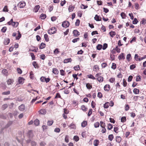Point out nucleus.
I'll use <instances>...</instances> for the list:
<instances>
[{
	"label": "nucleus",
	"instance_id": "obj_1",
	"mask_svg": "<svg viewBox=\"0 0 146 146\" xmlns=\"http://www.w3.org/2000/svg\"><path fill=\"white\" fill-rule=\"evenodd\" d=\"M56 29L54 27H52L48 30V34L52 35L56 33Z\"/></svg>",
	"mask_w": 146,
	"mask_h": 146
},
{
	"label": "nucleus",
	"instance_id": "obj_2",
	"mask_svg": "<svg viewBox=\"0 0 146 146\" xmlns=\"http://www.w3.org/2000/svg\"><path fill=\"white\" fill-rule=\"evenodd\" d=\"M40 80L42 82H46L47 83L50 81V79L49 78H46L44 76H42L40 77Z\"/></svg>",
	"mask_w": 146,
	"mask_h": 146
},
{
	"label": "nucleus",
	"instance_id": "obj_3",
	"mask_svg": "<svg viewBox=\"0 0 146 146\" xmlns=\"http://www.w3.org/2000/svg\"><path fill=\"white\" fill-rule=\"evenodd\" d=\"M25 5L26 3L23 1L20 2L18 4V6H19V7L20 8H24Z\"/></svg>",
	"mask_w": 146,
	"mask_h": 146
},
{
	"label": "nucleus",
	"instance_id": "obj_4",
	"mask_svg": "<svg viewBox=\"0 0 146 146\" xmlns=\"http://www.w3.org/2000/svg\"><path fill=\"white\" fill-rule=\"evenodd\" d=\"M70 25L69 22L67 21H64L62 24V26L64 28L68 27Z\"/></svg>",
	"mask_w": 146,
	"mask_h": 146
},
{
	"label": "nucleus",
	"instance_id": "obj_5",
	"mask_svg": "<svg viewBox=\"0 0 146 146\" xmlns=\"http://www.w3.org/2000/svg\"><path fill=\"white\" fill-rule=\"evenodd\" d=\"M73 34L74 36L78 37L80 35V33L77 30H74L73 31Z\"/></svg>",
	"mask_w": 146,
	"mask_h": 146
},
{
	"label": "nucleus",
	"instance_id": "obj_6",
	"mask_svg": "<svg viewBox=\"0 0 146 146\" xmlns=\"http://www.w3.org/2000/svg\"><path fill=\"white\" fill-rule=\"evenodd\" d=\"M93 70L94 71L98 72L100 70V68L98 65H95L93 66Z\"/></svg>",
	"mask_w": 146,
	"mask_h": 146
},
{
	"label": "nucleus",
	"instance_id": "obj_7",
	"mask_svg": "<svg viewBox=\"0 0 146 146\" xmlns=\"http://www.w3.org/2000/svg\"><path fill=\"white\" fill-rule=\"evenodd\" d=\"M110 89V87L109 84H106L104 87V90L106 92H108Z\"/></svg>",
	"mask_w": 146,
	"mask_h": 146
},
{
	"label": "nucleus",
	"instance_id": "obj_8",
	"mask_svg": "<svg viewBox=\"0 0 146 146\" xmlns=\"http://www.w3.org/2000/svg\"><path fill=\"white\" fill-rule=\"evenodd\" d=\"M14 80L13 79H8L7 81V84L8 85H11L13 84Z\"/></svg>",
	"mask_w": 146,
	"mask_h": 146
},
{
	"label": "nucleus",
	"instance_id": "obj_9",
	"mask_svg": "<svg viewBox=\"0 0 146 146\" xmlns=\"http://www.w3.org/2000/svg\"><path fill=\"white\" fill-rule=\"evenodd\" d=\"M40 7L39 5H38L35 6L33 10V11L35 13H36L38 11V10L39 9Z\"/></svg>",
	"mask_w": 146,
	"mask_h": 146
},
{
	"label": "nucleus",
	"instance_id": "obj_10",
	"mask_svg": "<svg viewBox=\"0 0 146 146\" xmlns=\"http://www.w3.org/2000/svg\"><path fill=\"white\" fill-rule=\"evenodd\" d=\"M75 8V5H70L68 7V10L69 12L72 11Z\"/></svg>",
	"mask_w": 146,
	"mask_h": 146
},
{
	"label": "nucleus",
	"instance_id": "obj_11",
	"mask_svg": "<svg viewBox=\"0 0 146 146\" xmlns=\"http://www.w3.org/2000/svg\"><path fill=\"white\" fill-rule=\"evenodd\" d=\"M5 76H7L8 75V73L7 70L5 69H3L1 72Z\"/></svg>",
	"mask_w": 146,
	"mask_h": 146
},
{
	"label": "nucleus",
	"instance_id": "obj_12",
	"mask_svg": "<svg viewBox=\"0 0 146 146\" xmlns=\"http://www.w3.org/2000/svg\"><path fill=\"white\" fill-rule=\"evenodd\" d=\"M118 59L119 60H121V59L124 60L125 59L124 54L123 53H121L118 56Z\"/></svg>",
	"mask_w": 146,
	"mask_h": 146
},
{
	"label": "nucleus",
	"instance_id": "obj_13",
	"mask_svg": "<svg viewBox=\"0 0 146 146\" xmlns=\"http://www.w3.org/2000/svg\"><path fill=\"white\" fill-rule=\"evenodd\" d=\"M96 79L100 82H103L104 80V78L102 76H100L96 77Z\"/></svg>",
	"mask_w": 146,
	"mask_h": 146
},
{
	"label": "nucleus",
	"instance_id": "obj_14",
	"mask_svg": "<svg viewBox=\"0 0 146 146\" xmlns=\"http://www.w3.org/2000/svg\"><path fill=\"white\" fill-rule=\"evenodd\" d=\"M27 135L29 137H32L33 136V131L31 130H29L28 133Z\"/></svg>",
	"mask_w": 146,
	"mask_h": 146
},
{
	"label": "nucleus",
	"instance_id": "obj_15",
	"mask_svg": "<svg viewBox=\"0 0 146 146\" xmlns=\"http://www.w3.org/2000/svg\"><path fill=\"white\" fill-rule=\"evenodd\" d=\"M24 80L23 78L19 77L18 78V81L20 84H22L24 82Z\"/></svg>",
	"mask_w": 146,
	"mask_h": 146
},
{
	"label": "nucleus",
	"instance_id": "obj_16",
	"mask_svg": "<svg viewBox=\"0 0 146 146\" xmlns=\"http://www.w3.org/2000/svg\"><path fill=\"white\" fill-rule=\"evenodd\" d=\"M121 138L119 136H117L116 137V141L118 143H120L121 141Z\"/></svg>",
	"mask_w": 146,
	"mask_h": 146
},
{
	"label": "nucleus",
	"instance_id": "obj_17",
	"mask_svg": "<svg viewBox=\"0 0 146 146\" xmlns=\"http://www.w3.org/2000/svg\"><path fill=\"white\" fill-rule=\"evenodd\" d=\"M25 106L23 104H21L19 107V109L21 111H23L25 110Z\"/></svg>",
	"mask_w": 146,
	"mask_h": 146
},
{
	"label": "nucleus",
	"instance_id": "obj_18",
	"mask_svg": "<svg viewBox=\"0 0 146 146\" xmlns=\"http://www.w3.org/2000/svg\"><path fill=\"white\" fill-rule=\"evenodd\" d=\"M39 113L41 114H45L46 113V111L45 109H42L39 111Z\"/></svg>",
	"mask_w": 146,
	"mask_h": 146
},
{
	"label": "nucleus",
	"instance_id": "obj_19",
	"mask_svg": "<svg viewBox=\"0 0 146 146\" xmlns=\"http://www.w3.org/2000/svg\"><path fill=\"white\" fill-rule=\"evenodd\" d=\"M72 60L71 58L65 59L64 60L63 62L64 63H66L69 62H71Z\"/></svg>",
	"mask_w": 146,
	"mask_h": 146
},
{
	"label": "nucleus",
	"instance_id": "obj_20",
	"mask_svg": "<svg viewBox=\"0 0 146 146\" xmlns=\"http://www.w3.org/2000/svg\"><path fill=\"white\" fill-rule=\"evenodd\" d=\"M32 64L34 67L35 68H39L38 66L36 61H34L32 63Z\"/></svg>",
	"mask_w": 146,
	"mask_h": 146
},
{
	"label": "nucleus",
	"instance_id": "obj_21",
	"mask_svg": "<svg viewBox=\"0 0 146 146\" xmlns=\"http://www.w3.org/2000/svg\"><path fill=\"white\" fill-rule=\"evenodd\" d=\"M95 19L97 21H99L101 20V18L97 15H96L94 17Z\"/></svg>",
	"mask_w": 146,
	"mask_h": 146
},
{
	"label": "nucleus",
	"instance_id": "obj_22",
	"mask_svg": "<svg viewBox=\"0 0 146 146\" xmlns=\"http://www.w3.org/2000/svg\"><path fill=\"white\" fill-rule=\"evenodd\" d=\"M52 72L55 74H58V71L56 68H54L52 69Z\"/></svg>",
	"mask_w": 146,
	"mask_h": 146
},
{
	"label": "nucleus",
	"instance_id": "obj_23",
	"mask_svg": "<svg viewBox=\"0 0 146 146\" xmlns=\"http://www.w3.org/2000/svg\"><path fill=\"white\" fill-rule=\"evenodd\" d=\"M10 41V39L9 38H6L4 41V44L5 45H7L9 43Z\"/></svg>",
	"mask_w": 146,
	"mask_h": 146
},
{
	"label": "nucleus",
	"instance_id": "obj_24",
	"mask_svg": "<svg viewBox=\"0 0 146 146\" xmlns=\"http://www.w3.org/2000/svg\"><path fill=\"white\" fill-rule=\"evenodd\" d=\"M126 59L128 62H129L131 60V54H129L127 55Z\"/></svg>",
	"mask_w": 146,
	"mask_h": 146
},
{
	"label": "nucleus",
	"instance_id": "obj_25",
	"mask_svg": "<svg viewBox=\"0 0 146 146\" xmlns=\"http://www.w3.org/2000/svg\"><path fill=\"white\" fill-rule=\"evenodd\" d=\"M110 104L108 102H107L105 103L104 105V107L105 108H108L109 106H110Z\"/></svg>",
	"mask_w": 146,
	"mask_h": 146
},
{
	"label": "nucleus",
	"instance_id": "obj_26",
	"mask_svg": "<svg viewBox=\"0 0 146 146\" xmlns=\"http://www.w3.org/2000/svg\"><path fill=\"white\" fill-rule=\"evenodd\" d=\"M86 86L87 88L88 89H90L92 88V85L90 83H88L86 84Z\"/></svg>",
	"mask_w": 146,
	"mask_h": 146
},
{
	"label": "nucleus",
	"instance_id": "obj_27",
	"mask_svg": "<svg viewBox=\"0 0 146 146\" xmlns=\"http://www.w3.org/2000/svg\"><path fill=\"white\" fill-rule=\"evenodd\" d=\"M87 124V122L86 121H83L81 123V126L82 127H84L86 126Z\"/></svg>",
	"mask_w": 146,
	"mask_h": 146
},
{
	"label": "nucleus",
	"instance_id": "obj_28",
	"mask_svg": "<svg viewBox=\"0 0 146 146\" xmlns=\"http://www.w3.org/2000/svg\"><path fill=\"white\" fill-rule=\"evenodd\" d=\"M81 108V109L84 112L86 111L88 109V108L84 105H82Z\"/></svg>",
	"mask_w": 146,
	"mask_h": 146
},
{
	"label": "nucleus",
	"instance_id": "obj_29",
	"mask_svg": "<svg viewBox=\"0 0 146 146\" xmlns=\"http://www.w3.org/2000/svg\"><path fill=\"white\" fill-rule=\"evenodd\" d=\"M100 127H105L106 124L105 123L102 121H100Z\"/></svg>",
	"mask_w": 146,
	"mask_h": 146
},
{
	"label": "nucleus",
	"instance_id": "obj_30",
	"mask_svg": "<svg viewBox=\"0 0 146 146\" xmlns=\"http://www.w3.org/2000/svg\"><path fill=\"white\" fill-rule=\"evenodd\" d=\"M34 123L36 126H38L39 125V121L36 119L34 121Z\"/></svg>",
	"mask_w": 146,
	"mask_h": 146
},
{
	"label": "nucleus",
	"instance_id": "obj_31",
	"mask_svg": "<svg viewBox=\"0 0 146 146\" xmlns=\"http://www.w3.org/2000/svg\"><path fill=\"white\" fill-rule=\"evenodd\" d=\"M99 143V141L97 139H95L94 141V146H98Z\"/></svg>",
	"mask_w": 146,
	"mask_h": 146
},
{
	"label": "nucleus",
	"instance_id": "obj_32",
	"mask_svg": "<svg viewBox=\"0 0 146 146\" xmlns=\"http://www.w3.org/2000/svg\"><path fill=\"white\" fill-rule=\"evenodd\" d=\"M114 138V136L113 134L110 135L108 137V139L109 140L111 141H112Z\"/></svg>",
	"mask_w": 146,
	"mask_h": 146
},
{
	"label": "nucleus",
	"instance_id": "obj_33",
	"mask_svg": "<svg viewBox=\"0 0 146 146\" xmlns=\"http://www.w3.org/2000/svg\"><path fill=\"white\" fill-rule=\"evenodd\" d=\"M46 46V44L43 43H42L39 46V48L40 49H43Z\"/></svg>",
	"mask_w": 146,
	"mask_h": 146
},
{
	"label": "nucleus",
	"instance_id": "obj_34",
	"mask_svg": "<svg viewBox=\"0 0 146 146\" xmlns=\"http://www.w3.org/2000/svg\"><path fill=\"white\" fill-rule=\"evenodd\" d=\"M19 25V23L17 22H13L12 23V25L13 27H17Z\"/></svg>",
	"mask_w": 146,
	"mask_h": 146
},
{
	"label": "nucleus",
	"instance_id": "obj_35",
	"mask_svg": "<svg viewBox=\"0 0 146 146\" xmlns=\"http://www.w3.org/2000/svg\"><path fill=\"white\" fill-rule=\"evenodd\" d=\"M113 125L111 123L107 125V129L109 130H111L113 128Z\"/></svg>",
	"mask_w": 146,
	"mask_h": 146
},
{
	"label": "nucleus",
	"instance_id": "obj_36",
	"mask_svg": "<svg viewBox=\"0 0 146 146\" xmlns=\"http://www.w3.org/2000/svg\"><path fill=\"white\" fill-rule=\"evenodd\" d=\"M121 16L123 19H125L126 17L125 14L124 12H122L121 13Z\"/></svg>",
	"mask_w": 146,
	"mask_h": 146
},
{
	"label": "nucleus",
	"instance_id": "obj_37",
	"mask_svg": "<svg viewBox=\"0 0 146 146\" xmlns=\"http://www.w3.org/2000/svg\"><path fill=\"white\" fill-rule=\"evenodd\" d=\"M139 90L137 88H134L133 90V93L135 94H139Z\"/></svg>",
	"mask_w": 146,
	"mask_h": 146
},
{
	"label": "nucleus",
	"instance_id": "obj_38",
	"mask_svg": "<svg viewBox=\"0 0 146 146\" xmlns=\"http://www.w3.org/2000/svg\"><path fill=\"white\" fill-rule=\"evenodd\" d=\"M109 34L112 37H113L115 35V33L114 31H111L109 33Z\"/></svg>",
	"mask_w": 146,
	"mask_h": 146
},
{
	"label": "nucleus",
	"instance_id": "obj_39",
	"mask_svg": "<svg viewBox=\"0 0 146 146\" xmlns=\"http://www.w3.org/2000/svg\"><path fill=\"white\" fill-rule=\"evenodd\" d=\"M60 51L59 50V49L58 48L56 49L54 51V54L55 55L58 54L60 52Z\"/></svg>",
	"mask_w": 146,
	"mask_h": 146
},
{
	"label": "nucleus",
	"instance_id": "obj_40",
	"mask_svg": "<svg viewBox=\"0 0 146 146\" xmlns=\"http://www.w3.org/2000/svg\"><path fill=\"white\" fill-rule=\"evenodd\" d=\"M46 17V15L45 14H42L40 17V18L42 19H45Z\"/></svg>",
	"mask_w": 146,
	"mask_h": 146
},
{
	"label": "nucleus",
	"instance_id": "obj_41",
	"mask_svg": "<svg viewBox=\"0 0 146 146\" xmlns=\"http://www.w3.org/2000/svg\"><path fill=\"white\" fill-rule=\"evenodd\" d=\"M44 38L46 42H48L49 40V38L47 34H45L44 35Z\"/></svg>",
	"mask_w": 146,
	"mask_h": 146
},
{
	"label": "nucleus",
	"instance_id": "obj_42",
	"mask_svg": "<svg viewBox=\"0 0 146 146\" xmlns=\"http://www.w3.org/2000/svg\"><path fill=\"white\" fill-rule=\"evenodd\" d=\"M100 124L98 122H97L94 123V126L95 128H96L99 127Z\"/></svg>",
	"mask_w": 146,
	"mask_h": 146
},
{
	"label": "nucleus",
	"instance_id": "obj_43",
	"mask_svg": "<svg viewBox=\"0 0 146 146\" xmlns=\"http://www.w3.org/2000/svg\"><path fill=\"white\" fill-rule=\"evenodd\" d=\"M88 78L92 79L93 80H95L96 78L93 76L92 74H89L87 76Z\"/></svg>",
	"mask_w": 146,
	"mask_h": 146
},
{
	"label": "nucleus",
	"instance_id": "obj_44",
	"mask_svg": "<svg viewBox=\"0 0 146 146\" xmlns=\"http://www.w3.org/2000/svg\"><path fill=\"white\" fill-rule=\"evenodd\" d=\"M48 9L49 10V11L51 12L53 9V6L52 5H50L49 6Z\"/></svg>",
	"mask_w": 146,
	"mask_h": 146
},
{
	"label": "nucleus",
	"instance_id": "obj_45",
	"mask_svg": "<svg viewBox=\"0 0 146 146\" xmlns=\"http://www.w3.org/2000/svg\"><path fill=\"white\" fill-rule=\"evenodd\" d=\"M91 104L92 107L93 108H95L96 104L94 102L92 101L91 102Z\"/></svg>",
	"mask_w": 146,
	"mask_h": 146
},
{
	"label": "nucleus",
	"instance_id": "obj_46",
	"mask_svg": "<svg viewBox=\"0 0 146 146\" xmlns=\"http://www.w3.org/2000/svg\"><path fill=\"white\" fill-rule=\"evenodd\" d=\"M140 56H138L137 54H135V56L134 58L136 60L139 61V59L140 58Z\"/></svg>",
	"mask_w": 146,
	"mask_h": 146
},
{
	"label": "nucleus",
	"instance_id": "obj_47",
	"mask_svg": "<svg viewBox=\"0 0 146 146\" xmlns=\"http://www.w3.org/2000/svg\"><path fill=\"white\" fill-rule=\"evenodd\" d=\"M97 96L99 98H101L103 97V95L100 92H98L97 94Z\"/></svg>",
	"mask_w": 146,
	"mask_h": 146
},
{
	"label": "nucleus",
	"instance_id": "obj_48",
	"mask_svg": "<svg viewBox=\"0 0 146 146\" xmlns=\"http://www.w3.org/2000/svg\"><path fill=\"white\" fill-rule=\"evenodd\" d=\"M53 123V120L48 121L47 123V125L48 126H51L52 125Z\"/></svg>",
	"mask_w": 146,
	"mask_h": 146
},
{
	"label": "nucleus",
	"instance_id": "obj_49",
	"mask_svg": "<svg viewBox=\"0 0 146 146\" xmlns=\"http://www.w3.org/2000/svg\"><path fill=\"white\" fill-rule=\"evenodd\" d=\"M135 8L136 10H138L139 9V4L137 3H135L134 4Z\"/></svg>",
	"mask_w": 146,
	"mask_h": 146
},
{
	"label": "nucleus",
	"instance_id": "obj_50",
	"mask_svg": "<svg viewBox=\"0 0 146 146\" xmlns=\"http://www.w3.org/2000/svg\"><path fill=\"white\" fill-rule=\"evenodd\" d=\"M3 11L4 12H8L9 10L8 9L7 6L6 5L3 8Z\"/></svg>",
	"mask_w": 146,
	"mask_h": 146
},
{
	"label": "nucleus",
	"instance_id": "obj_51",
	"mask_svg": "<svg viewBox=\"0 0 146 146\" xmlns=\"http://www.w3.org/2000/svg\"><path fill=\"white\" fill-rule=\"evenodd\" d=\"M102 45L99 44L96 46V48L98 50H100L102 48Z\"/></svg>",
	"mask_w": 146,
	"mask_h": 146
},
{
	"label": "nucleus",
	"instance_id": "obj_52",
	"mask_svg": "<svg viewBox=\"0 0 146 146\" xmlns=\"http://www.w3.org/2000/svg\"><path fill=\"white\" fill-rule=\"evenodd\" d=\"M66 1L65 0H62L60 2V5L62 6H63L66 3Z\"/></svg>",
	"mask_w": 146,
	"mask_h": 146
},
{
	"label": "nucleus",
	"instance_id": "obj_53",
	"mask_svg": "<svg viewBox=\"0 0 146 146\" xmlns=\"http://www.w3.org/2000/svg\"><path fill=\"white\" fill-rule=\"evenodd\" d=\"M111 68L113 70L115 69L116 68V64L114 63H112V66L111 67Z\"/></svg>",
	"mask_w": 146,
	"mask_h": 146
},
{
	"label": "nucleus",
	"instance_id": "obj_54",
	"mask_svg": "<svg viewBox=\"0 0 146 146\" xmlns=\"http://www.w3.org/2000/svg\"><path fill=\"white\" fill-rule=\"evenodd\" d=\"M80 40V38L79 37L75 38L72 41V42L73 43H75L77 41L79 40Z\"/></svg>",
	"mask_w": 146,
	"mask_h": 146
},
{
	"label": "nucleus",
	"instance_id": "obj_55",
	"mask_svg": "<svg viewBox=\"0 0 146 146\" xmlns=\"http://www.w3.org/2000/svg\"><path fill=\"white\" fill-rule=\"evenodd\" d=\"M74 69L76 71L80 69V67L79 65H77L74 67Z\"/></svg>",
	"mask_w": 146,
	"mask_h": 146
},
{
	"label": "nucleus",
	"instance_id": "obj_56",
	"mask_svg": "<svg viewBox=\"0 0 146 146\" xmlns=\"http://www.w3.org/2000/svg\"><path fill=\"white\" fill-rule=\"evenodd\" d=\"M113 49L115 50L117 53H119L120 52V49L118 48L117 46H116L115 48H114Z\"/></svg>",
	"mask_w": 146,
	"mask_h": 146
},
{
	"label": "nucleus",
	"instance_id": "obj_57",
	"mask_svg": "<svg viewBox=\"0 0 146 146\" xmlns=\"http://www.w3.org/2000/svg\"><path fill=\"white\" fill-rule=\"evenodd\" d=\"M80 23V21L79 19H78L76 20V21L75 23V25L76 26H78Z\"/></svg>",
	"mask_w": 146,
	"mask_h": 146
},
{
	"label": "nucleus",
	"instance_id": "obj_58",
	"mask_svg": "<svg viewBox=\"0 0 146 146\" xmlns=\"http://www.w3.org/2000/svg\"><path fill=\"white\" fill-rule=\"evenodd\" d=\"M138 21L136 18H135L132 22L133 24H136L138 22Z\"/></svg>",
	"mask_w": 146,
	"mask_h": 146
},
{
	"label": "nucleus",
	"instance_id": "obj_59",
	"mask_svg": "<svg viewBox=\"0 0 146 146\" xmlns=\"http://www.w3.org/2000/svg\"><path fill=\"white\" fill-rule=\"evenodd\" d=\"M102 129L101 131L102 133L103 134L106 133V130L105 127H102Z\"/></svg>",
	"mask_w": 146,
	"mask_h": 146
},
{
	"label": "nucleus",
	"instance_id": "obj_60",
	"mask_svg": "<svg viewBox=\"0 0 146 146\" xmlns=\"http://www.w3.org/2000/svg\"><path fill=\"white\" fill-rule=\"evenodd\" d=\"M136 67L135 64H133L130 66V68L131 70H133Z\"/></svg>",
	"mask_w": 146,
	"mask_h": 146
},
{
	"label": "nucleus",
	"instance_id": "obj_61",
	"mask_svg": "<svg viewBox=\"0 0 146 146\" xmlns=\"http://www.w3.org/2000/svg\"><path fill=\"white\" fill-rule=\"evenodd\" d=\"M126 121V117H122L121 118V121L124 122Z\"/></svg>",
	"mask_w": 146,
	"mask_h": 146
},
{
	"label": "nucleus",
	"instance_id": "obj_62",
	"mask_svg": "<svg viewBox=\"0 0 146 146\" xmlns=\"http://www.w3.org/2000/svg\"><path fill=\"white\" fill-rule=\"evenodd\" d=\"M141 76H137L136 78V81L137 82H138L141 81Z\"/></svg>",
	"mask_w": 146,
	"mask_h": 146
},
{
	"label": "nucleus",
	"instance_id": "obj_63",
	"mask_svg": "<svg viewBox=\"0 0 146 146\" xmlns=\"http://www.w3.org/2000/svg\"><path fill=\"white\" fill-rule=\"evenodd\" d=\"M7 29V28L6 27H3L1 29V31L3 33H5Z\"/></svg>",
	"mask_w": 146,
	"mask_h": 146
},
{
	"label": "nucleus",
	"instance_id": "obj_64",
	"mask_svg": "<svg viewBox=\"0 0 146 146\" xmlns=\"http://www.w3.org/2000/svg\"><path fill=\"white\" fill-rule=\"evenodd\" d=\"M107 66V64L106 63H103L101 64L102 68H105Z\"/></svg>",
	"mask_w": 146,
	"mask_h": 146
}]
</instances>
